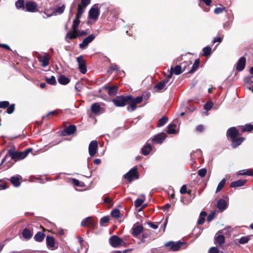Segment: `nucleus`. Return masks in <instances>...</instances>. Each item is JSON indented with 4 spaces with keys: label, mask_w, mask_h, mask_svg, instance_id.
I'll use <instances>...</instances> for the list:
<instances>
[{
    "label": "nucleus",
    "mask_w": 253,
    "mask_h": 253,
    "mask_svg": "<svg viewBox=\"0 0 253 253\" xmlns=\"http://www.w3.org/2000/svg\"><path fill=\"white\" fill-rule=\"evenodd\" d=\"M169 82L168 79H165L159 82L154 86V89L158 92H162L167 89V85Z\"/></svg>",
    "instance_id": "nucleus-10"
},
{
    "label": "nucleus",
    "mask_w": 253,
    "mask_h": 253,
    "mask_svg": "<svg viewBox=\"0 0 253 253\" xmlns=\"http://www.w3.org/2000/svg\"><path fill=\"white\" fill-rule=\"evenodd\" d=\"M111 215L113 217L118 218L120 216V211L117 209H114L111 212Z\"/></svg>",
    "instance_id": "nucleus-43"
},
{
    "label": "nucleus",
    "mask_w": 253,
    "mask_h": 253,
    "mask_svg": "<svg viewBox=\"0 0 253 253\" xmlns=\"http://www.w3.org/2000/svg\"><path fill=\"white\" fill-rule=\"evenodd\" d=\"M222 39H223V36L222 37H216L214 39V40L213 41V43H215L216 42H220L222 41Z\"/></svg>",
    "instance_id": "nucleus-63"
},
{
    "label": "nucleus",
    "mask_w": 253,
    "mask_h": 253,
    "mask_svg": "<svg viewBox=\"0 0 253 253\" xmlns=\"http://www.w3.org/2000/svg\"><path fill=\"white\" fill-rule=\"evenodd\" d=\"M58 82L61 84L66 85L70 82V79L65 75H62L59 77Z\"/></svg>",
    "instance_id": "nucleus-28"
},
{
    "label": "nucleus",
    "mask_w": 253,
    "mask_h": 253,
    "mask_svg": "<svg viewBox=\"0 0 253 253\" xmlns=\"http://www.w3.org/2000/svg\"><path fill=\"white\" fill-rule=\"evenodd\" d=\"M81 84L80 82H77L75 85V88L78 91H80L81 90Z\"/></svg>",
    "instance_id": "nucleus-64"
},
{
    "label": "nucleus",
    "mask_w": 253,
    "mask_h": 253,
    "mask_svg": "<svg viewBox=\"0 0 253 253\" xmlns=\"http://www.w3.org/2000/svg\"><path fill=\"white\" fill-rule=\"evenodd\" d=\"M185 243L182 242H174L170 241L166 243V247H169L172 251H177L180 249L182 245Z\"/></svg>",
    "instance_id": "nucleus-9"
},
{
    "label": "nucleus",
    "mask_w": 253,
    "mask_h": 253,
    "mask_svg": "<svg viewBox=\"0 0 253 253\" xmlns=\"http://www.w3.org/2000/svg\"><path fill=\"white\" fill-rule=\"evenodd\" d=\"M86 34L87 33L85 31L78 32V30L77 31V33H75V32L69 31L66 35L65 40L68 42H69L70 40L71 39H75L82 36L86 35Z\"/></svg>",
    "instance_id": "nucleus-7"
},
{
    "label": "nucleus",
    "mask_w": 253,
    "mask_h": 253,
    "mask_svg": "<svg viewBox=\"0 0 253 253\" xmlns=\"http://www.w3.org/2000/svg\"><path fill=\"white\" fill-rule=\"evenodd\" d=\"M25 1L24 0H18L15 2V6L17 9H25L24 6Z\"/></svg>",
    "instance_id": "nucleus-36"
},
{
    "label": "nucleus",
    "mask_w": 253,
    "mask_h": 253,
    "mask_svg": "<svg viewBox=\"0 0 253 253\" xmlns=\"http://www.w3.org/2000/svg\"><path fill=\"white\" fill-rule=\"evenodd\" d=\"M241 130L242 131H251L253 130V125L251 124H246L242 126Z\"/></svg>",
    "instance_id": "nucleus-38"
},
{
    "label": "nucleus",
    "mask_w": 253,
    "mask_h": 253,
    "mask_svg": "<svg viewBox=\"0 0 253 253\" xmlns=\"http://www.w3.org/2000/svg\"><path fill=\"white\" fill-rule=\"evenodd\" d=\"M168 121V117L166 116L162 117L159 121L157 126L158 127H161L165 125Z\"/></svg>",
    "instance_id": "nucleus-39"
},
{
    "label": "nucleus",
    "mask_w": 253,
    "mask_h": 253,
    "mask_svg": "<svg viewBox=\"0 0 253 253\" xmlns=\"http://www.w3.org/2000/svg\"><path fill=\"white\" fill-rule=\"evenodd\" d=\"M77 61L78 63V67L80 71L82 74H85L87 71L86 63L84 57L81 55L77 58Z\"/></svg>",
    "instance_id": "nucleus-8"
},
{
    "label": "nucleus",
    "mask_w": 253,
    "mask_h": 253,
    "mask_svg": "<svg viewBox=\"0 0 253 253\" xmlns=\"http://www.w3.org/2000/svg\"><path fill=\"white\" fill-rule=\"evenodd\" d=\"M238 131L237 129L234 127H232L228 129L227 134L231 138V139H233L237 137L238 135Z\"/></svg>",
    "instance_id": "nucleus-21"
},
{
    "label": "nucleus",
    "mask_w": 253,
    "mask_h": 253,
    "mask_svg": "<svg viewBox=\"0 0 253 253\" xmlns=\"http://www.w3.org/2000/svg\"><path fill=\"white\" fill-rule=\"evenodd\" d=\"M91 0H81L80 3L78 4L77 7V12L83 14L86 7L90 3Z\"/></svg>",
    "instance_id": "nucleus-12"
},
{
    "label": "nucleus",
    "mask_w": 253,
    "mask_h": 253,
    "mask_svg": "<svg viewBox=\"0 0 253 253\" xmlns=\"http://www.w3.org/2000/svg\"><path fill=\"white\" fill-rule=\"evenodd\" d=\"M131 99V95H129L127 96H118L116 98L112 99V102L114 105L117 107H123L125 106L130 99Z\"/></svg>",
    "instance_id": "nucleus-3"
},
{
    "label": "nucleus",
    "mask_w": 253,
    "mask_h": 253,
    "mask_svg": "<svg viewBox=\"0 0 253 253\" xmlns=\"http://www.w3.org/2000/svg\"><path fill=\"white\" fill-rule=\"evenodd\" d=\"M199 65H200L199 59L196 60L192 67L191 69L190 70V71H189V73H192L194 72L198 68Z\"/></svg>",
    "instance_id": "nucleus-40"
},
{
    "label": "nucleus",
    "mask_w": 253,
    "mask_h": 253,
    "mask_svg": "<svg viewBox=\"0 0 253 253\" xmlns=\"http://www.w3.org/2000/svg\"><path fill=\"white\" fill-rule=\"evenodd\" d=\"M47 246L49 248H53L55 245V240L53 237L47 236L46 239Z\"/></svg>",
    "instance_id": "nucleus-32"
},
{
    "label": "nucleus",
    "mask_w": 253,
    "mask_h": 253,
    "mask_svg": "<svg viewBox=\"0 0 253 253\" xmlns=\"http://www.w3.org/2000/svg\"><path fill=\"white\" fill-rule=\"evenodd\" d=\"M57 114V112L56 111H53L49 112L46 116L43 117V119H45L47 118L49 115H56Z\"/></svg>",
    "instance_id": "nucleus-60"
},
{
    "label": "nucleus",
    "mask_w": 253,
    "mask_h": 253,
    "mask_svg": "<svg viewBox=\"0 0 253 253\" xmlns=\"http://www.w3.org/2000/svg\"><path fill=\"white\" fill-rule=\"evenodd\" d=\"M215 242L219 246L222 245L225 242V238L223 235H218L215 238Z\"/></svg>",
    "instance_id": "nucleus-33"
},
{
    "label": "nucleus",
    "mask_w": 253,
    "mask_h": 253,
    "mask_svg": "<svg viewBox=\"0 0 253 253\" xmlns=\"http://www.w3.org/2000/svg\"><path fill=\"white\" fill-rule=\"evenodd\" d=\"M148 224L151 228L153 229H156L158 228V225L157 224L153 223V222H148Z\"/></svg>",
    "instance_id": "nucleus-58"
},
{
    "label": "nucleus",
    "mask_w": 253,
    "mask_h": 253,
    "mask_svg": "<svg viewBox=\"0 0 253 253\" xmlns=\"http://www.w3.org/2000/svg\"><path fill=\"white\" fill-rule=\"evenodd\" d=\"M143 230V227L142 225L135 224L131 228L132 234L133 236L136 237L142 232Z\"/></svg>",
    "instance_id": "nucleus-18"
},
{
    "label": "nucleus",
    "mask_w": 253,
    "mask_h": 253,
    "mask_svg": "<svg viewBox=\"0 0 253 253\" xmlns=\"http://www.w3.org/2000/svg\"><path fill=\"white\" fill-rule=\"evenodd\" d=\"M176 125L175 124H169L168 126L167 133L169 134H175L176 133L175 130Z\"/></svg>",
    "instance_id": "nucleus-35"
},
{
    "label": "nucleus",
    "mask_w": 253,
    "mask_h": 253,
    "mask_svg": "<svg viewBox=\"0 0 253 253\" xmlns=\"http://www.w3.org/2000/svg\"><path fill=\"white\" fill-rule=\"evenodd\" d=\"M247 180L243 179H240L231 183L230 187L233 188L242 186L245 185Z\"/></svg>",
    "instance_id": "nucleus-26"
},
{
    "label": "nucleus",
    "mask_w": 253,
    "mask_h": 253,
    "mask_svg": "<svg viewBox=\"0 0 253 253\" xmlns=\"http://www.w3.org/2000/svg\"><path fill=\"white\" fill-rule=\"evenodd\" d=\"M144 200L138 198L134 202V205L136 207H140L144 202Z\"/></svg>",
    "instance_id": "nucleus-46"
},
{
    "label": "nucleus",
    "mask_w": 253,
    "mask_h": 253,
    "mask_svg": "<svg viewBox=\"0 0 253 253\" xmlns=\"http://www.w3.org/2000/svg\"><path fill=\"white\" fill-rule=\"evenodd\" d=\"M180 192L182 194H186L187 193V188L185 185H182L180 188Z\"/></svg>",
    "instance_id": "nucleus-55"
},
{
    "label": "nucleus",
    "mask_w": 253,
    "mask_h": 253,
    "mask_svg": "<svg viewBox=\"0 0 253 253\" xmlns=\"http://www.w3.org/2000/svg\"><path fill=\"white\" fill-rule=\"evenodd\" d=\"M20 178L19 176H12L10 178V182L15 187H18L20 183L19 182Z\"/></svg>",
    "instance_id": "nucleus-34"
},
{
    "label": "nucleus",
    "mask_w": 253,
    "mask_h": 253,
    "mask_svg": "<svg viewBox=\"0 0 253 253\" xmlns=\"http://www.w3.org/2000/svg\"><path fill=\"white\" fill-rule=\"evenodd\" d=\"M245 140L244 137H240L238 138H234L232 139V147L233 148H236L238 146L240 145Z\"/></svg>",
    "instance_id": "nucleus-27"
},
{
    "label": "nucleus",
    "mask_w": 253,
    "mask_h": 253,
    "mask_svg": "<svg viewBox=\"0 0 253 253\" xmlns=\"http://www.w3.org/2000/svg\"><path fill=\"white\" fill-rule=\"evenodd\" d=\"M31 151V148H28L24 151H16L14 148H12L8 151L6 157H10L12 160L16 162L25 158Z\"/></svg>",
    "instance_id": "nucleus-1"
},
{
    "label": "nucleus",
    "mask_w": 253,
    "mask_h": 253,
    "mask_svg": "<svg viewBox=\"0 0 253 253\" xmlns=\"http://www.w3.org/2000/svg\"><path fill=\"white\" fill-rule=\"evenodd\" d=\"M214 216H215V212H211V213L207 217V221H211L214 217Z\"/></svg>",
    "instance_id": "nucleus-57"
},
{
    "label": "nucleus",
    "mask_w": 253,
    "mask_h": 253,
    "mask_svg": "<svg viewBox=\"0 0 253 253\" xmlns=\"http://www.w3.org/2000/svg\"><path fill=\"white\" fill-rule=\"evenodd\" d=\"M109 220V218L108 216H104L102 217L100 220V224L101 226H103L104 223L108 222Z\"/></svg>",
    "instance_id": "nucleus-48"
},
{
    "label": "nucleus",
    "mask_w": 253,
    "mask_h": 253,
    "mask_svg": "<svg viewBox=\"0 0 253 253\" xmlns=\"http://www.w3.org/2000/svg\"><path fill=\"white\" fill-rule=\"evenodd\" d=\"M46 82L51 85H55L56 84V81L55 78L54 76H51L49 78H46Z\"/></svg>",
    "instance_id": "nucleus-42"
},
{
    "label": "nucleus",
    "mask_w": 253,
    "mask_h": 253,
    "mask_svg": "<svg viewBox=\"0 0 253 253\" xmlns=\"http://www.w3.org/2000/svg\"><path fill=\"white\" fill-rule=\"evenodd\" d=\"M167 137V135L165 133L159 134L156 135L153 138V141L155 143L160 144L162 143Z\"/></svg>",
    "instance_id": "nucleus-20"
},
{
    "label": "nucleus",
    "mask_w": 253,
    "mask_h": 253,
    "mask_svg": "<svg viewBox=\"0 0 253 253\" xmlns=\"http://www.w3.org/2000/svg\"><path fill=\"white\" fill-rule=\"evenodd\" d=\"M246 59L245 56L241 57L236 64V69L238 71H242L245 68Z\"/></svg>",
    "instance_id": "nucleus-19"
},
{
    "label": "nucleus",
    "mask_w": 253,
    "mask_h": 253,
    "mask_svg": "<svg viewBox=\"0 0 253 253\" xmlns=\"http://www.w3.org/2000/svg\"><path fill=\"white\" fill-rule=\"evenodd\" d=\"M184 64H187V62H184L182 63L180 65L175 66L174 68H173L172 72L173 73L176 75H178L182 73L183 72L182 70V66Z\"/></svg>",
    "instance_id": "nucleus-25"
},
{
    "label": "nucleus",
    "mask_w": 253,
    "mask_h": 253,
    "mask_svg": "<svg viewBox=\"0 0 253 253\" xmlns=\"http://www.w3.org/2000/svg\"><path fill=\"white\" fill-rule=\"evenodd\" d=\"M137 167H133L124 175L125 178L129 182H131L134 179H138L139 176L137 172Z\"/></svg>",
    "instance_id": "nucleus-6"
},
{
    "label": "nucleus",
    "mask_w": 253,
    "mask_h": 253,
    "mask_svg": "<svg viewBox=\"0 0 253 253\" xmlns=\"http://www.w3.org/2000/svg\"><path fill=\"white\" fill-rule=\"evenodd\" d=\"M196 129L197 131L201 132L203 131V130L204 129V126L203 125H199L197 126V127H196Z\"/></svg>",
    "instance_id": "nucleus-59"
},
{
    "label": "nucleus",
    "mask_w": 253,
    "mask_h": 253,
    "mask_svg": "<svg viewBox=\"0 0 253 253\" xmlns=\"http://www.w3.org/2000/svg\"><path fill=\"white\" fill-rule=\"evenodd\" d=\"M249 240V237L247 236H244L241 237L239 240V243L241 244L247 243Z\"/></svg>",
    "instance_id": "nucleus-49"
},
{
    "label": "nucleus",
    "mask_w": 253,
    "mask_h": 253,
    "mask_svg": "<svg viewBox=\"0 0 253 253\" xmlns=\"http://www.w3.org/2000/svg\"><path fill=\"white\" fill-rule=\"evenodd\" d=\"M104 88L108 91V93L110 95H115L118 90V87L116 86H106L104 87Z\"/></svg>",
    "instance_id": "nucleus-24"
},
{
    "label": "nucleus",
    "mask_w": 253,
    "mask_h": 253,
    "mask_svg": "<svg viewBox=\"0 0 253 253\" xmlns=\"http://www.w3.org/2000/svg\"><path fill=\"white\" fill-rule=\"evenodd\" d=\"M37 7V4L35 2L29 1L26 2L25 8L28 12H34L36 11Z\"/></svg>",
    "instance_id": "nucleus-14"
},
{
    "label": "nucleus",
    "mask_w": 253,
    "mask_h": 253,
    "mask_svg": "<svg viewBox=\"0 0 253 253\" xmlns=\"http://www.w3.org/2000/svg\"><path fill=\"white\" fill-rule=\"evenodd\" d=\"M207 173V169H202L198 170V174L201 177H204Z\"/></svg>",
    "instance_id": "nucleus-47"
},
{
    "label": "nucleus",
    "mask_w": 253,
    "mask_h": 253,
    "mask_svg": "<svg viewBox=\"0 0 253 253\" xmlns=\"http://www.w3.org/2000/svg\"><path fill=\"white\" fill-rule=\"evenodd\" d=\"M9 102L7 101L0 102V108H5L9 106Z\"/></svg>",
    "instance_id": "nucleus-52"
},
{
    "label": "nucleus",
    "mask_w": 253,
    "mask_h": 253,
    "mask_svg": "<svg viewBox=\"0 0 253 253\" xmlns=\"http://www.w3.org/2000/svg\"><path fill=\"white\" fill-rule=\"evenodd\" d=\"M76 130V126L75 125H70L63 129L61 134L63 136L69 135L73 134Z\"/></svg>",
    "instance_id": "nucleus-17"
},
{
    "label": "nucleus",
    "mask_w": 253,
    "mask_h": 253,
    "mask_svg": "<svg viewBox=\"0 0 253 253\" xmlns=\"http://www.w3.org/2000/svg\"><path fill=\"white\" fill-rule=\"evenodd\" d=\"M22 234L23 237L27 240L30 239L32 237V233L31 231L28 228L24 229Z\"/></svg>",
    "instance_id": "nucleus-31"
},
{
    "label": "nucleus",
    "mask_w": 253,
    "mask_h": 253,
    "mask_svg": "<svg viewBox=\"0 0 253 253\" xmlns=\"http://www.w3.org/2000/svg\"><path fill=\"white\" fill-rule=\"evenodd\" d=\"M109 244L114 248H119L120 246L126 247L127 244L122 238L117 235L112 236L109 239Z\"/></svg>",
    "instance_id": "nucleus-2"
},
{
    "label": "nucleus",
    "mask_w": 253,
    "mask_h": 253,
    "mask_svg": "<svg viewBox=\"0 0 253 253\" xmlns=\"http://www.w3.org/2000/svg\"><path fill=\"white\" fill-rule=\"evenodd\" d=\"M225 10V8L222 7H216L214 10V13L218 14L223 12Z\"/></svg>",
    "instance_id": "nucleus-51"
},
{
    "label": "nucleus",
    "mask_w": 253,
    "mask_h": 253,
    "mask_svg": "<svg viewBox=\"0 0 253 253\" xmlns=\"http://www.w3.org/2000/svg\"><path fill=\"white\" fill-rule=\"evenodd\" d=\"M98 3L94 4L88 12V17L93 20H97L99 16L100 11Z\"/></svg>",
    "instance_id": "nucleus-5"
},
{
    "label": "nucleus",
    "mask_w": 253,
    "mask_h": 253,
    "mask_svg": "<svg viewBox=\"0 0 253 253\" xmlns=\"http://www.w3.org/2000/svg\"><path fill=\"white\" fill-rule=\"evenodd\" d=\"M95 36L93 34L90 35L86 38H85L80 44V47L81 48H84L86 47L88 44L90 43L95 39Z\"/></svg>",
    "instance_id": "nucleus-15"
},
{
    "label": "nucleus",
    "mask_w": 253,
    "mask_h": 253,
    "mask_svg": "<svg viewBox=\"0 0 253 253\" xmlns=\"http://www.w3.org/2000/svg\"><path fill=\"white\" fill-rule=\"evenodd\" d=\"M98 149V143L96 140L90 142L88 146V152L91 157L94 156Z\"/></svg>",
    "instance_id": "nucleus-11"
},
{
    "label": "nucleus",
    "mask_w": 253,
    "mask_h": 253,
    "mask_svg": "<svg viewBox=\"0 0 253 253\" xmlns=\"http://www.w3.org/2000/svg\"><path fill=\"white\" fill-rule=\"evenodd\" d=\"M45 237V234L42 232H38L34 236L35 241L41 242L42 241Z\"/></svg>",
    "instance_id": "nucleus-30"
},
{
    "label": "nucleus",
    "mask_w": 253,
    "mask_h": 253,
    "mask_svg": "<svg viewBox=\"0 0 253 253\" xmlns=\"http://www.w3.org/2000/svg\"><path fill=\"white\" fill-rule=\"evenodd\" d=\"M142 96H137L136 98H133L131 96V99H130L127 103V104L129 103V105H128L127 110L129 112H132L134 111L136 109V105L141 103L142 101Z\"/></svg>",
    "instance_id": "nucleus-4"
},
{
    "label": "nucleus",
    "mask_w": 253,
    "mask_h": 253,
    "mask_svg": "<svg viewBox=\"0 0 253 253\" xmlns=\"http://www.w3.org/2000/svg\"><path fill=\"white\" fill-rule=\"evenodd\" d=\"M211 48L209 46L204 47L203 49L204 55H209L211 53Z\"/></svg>",
    "instance_id": "nucleus-45"
},
{
    "label": "nucleus",
    "mask_w": 253,
    "mask_h": 253,
    "mask_svg": "<svg viewBox=\"0 0 253 253\" xmlns=\"http://www.w3.org/2000/svg\"><path fill=\"white\" fill-rule=\"evenodd\" d=\"M82 14H82V13H80L79 14V13H78V12H77V14L76 15V18L73 20V25H72L73 31H71L72 32H75V33H77V31H78V27H79L80 23V18L82 17Z\"/></svg>",
    "instance_id": "nucleus-16"
},
{
    "label": "nucleus",
    "mask_w": 253,
    "mask_h": 253,
    "mask_svg": "<svg viewBox=\"0 0 253 253\" xmlns=\"http://www.w3.org/2000/svg\"><path fill=\"white\" fill-rule=\"evenodd\" d=\"M152 150V147L150 145L148 144L144 146L142 148V153L144 155H147L149 154L151 150Z\"/></svg>",
    "instance_id": "nucleus-37"
},
{
    "label": "nucleus",
    "mask_w": 253,
    "mask_h": 253,
    "mask_svg": "<svg viewBox=\"0 0 253 253\" xmlns=\"http://www.w3.org/2000/svg\"><path fill=\"white\" fill-rule=\"evenodd\" d=\"M209 253H219V251L216 247H211L210 249Z\"/></svg>",
    "instance_id": "nucleus-54"
},
{
    "label": "nucleus",
    "mask_w": 253,
    "mask_h": 253,
    "mask_svg": "<svg viewBox=\"0 0 253 253\" xmlns=\"http://www.w3.org/2000/svg\"><path fill=\"white\" fill-rule=\"evenodd\" d=\"M253 77H247L244 79V83L247 84H251V83L253 82L252 81Z\"/></svg>",
    "instance_id": "nucleus-56"
},
{
    "label": "nucleus",
    "mask_w": 253,
    "mask_h": 253,
    "mask_svg": "<svg viewBox=\"0 0 253 253\" xmlns=\"http://www.w3.org/2000/svg\"><path fill=\"white\" fill-rule=\"evenodd\" d=\"M225 183H226V180L224 178H223V179H222L220 181V182L219 183V184L217 187V188L216 190V193H218L222 190V189L224 187V186L225 184Z\"/></svg>",
    "instance_id": "nucleus-41"
},
{
    "label": "nucleus",
    "mask_w": 253,
    "mask_h": 253,
    "mask_svg": "<svg viewBox=\"0 0 253 253\" xmlns=\"http://www.w3.org/2000/svg\"><path fill=\"white\" fill-rule=\"evenodd\" d=\"M65 9V5L63 4L60 6H58L55 9V12L58 14H62L64 12Z\"/></svg>",
    "instance_id": "nucleus-44"
},
{
    "label": "nucleus",
    "mask_w": 253,
    "mask_h": 253,
    "mask_svg": "<svg viewBox=\"0 0 253 253\" xmlns=\"http://www.w3.org/2000/svg\"><path fill=\"white\" fill-rule=\"evenodd\" d=\"M38 59L39 62L42 63V66L45 67L47 66L49 63V57L47 53L39 55Z\"/></svg>",
    "instance_id": "nucleus-13"
},
{
    "label": "nucleus",
    "mask_w": 253,
    "mask_h": 253,
    "mask_svg": "<svg viewBox=\"0 0 253 253\" xmlns=\"http://www.w3.org/2000/svg\"><path fill=\"white\" fill-rule=\"evenodd\" d=\"M101 108L99 103H94L91 106V112L95 114H99L100 113Z\"/></svg>",
    "instance_id": "nucleus-23"
},
{
    "label": "nucleus",
    "mask_w": 253,
    "mask_h": 253,
    "mask_svg": "<svg viewBox=\"0 0 253 253\" xmlns=\"http://www.w3.org/2000/svg\"><path fill=\"white\" fill-rule=\"evenodd\" d=\"M213 106V103L212 102H208L206 104H205L204 106V109L206 110H210Z\"/></svg>",
    "instance_id": "nucleus-50"
},
{
    "label": "nucleus",
    "mask_w": 253,
    "mask_h": 253,
    "mask_svg": "<svg viewBox=\"0 0 253 253\" xmlns=\"http://www.w3.org/2000/svg\"><path fill=\"white\" fill-rule=\"evenodd\" d=\"M104 202L111 205L112 203V200L109 197H105L104 199Z\"/></svg>",
    "instance_id": "nucleus-62"
},
{
    "label": "nucleus",
    "mask_w": 253,
    "mask_h": 253,
    "mask_svg": "<svg viewBox=\"0 0 253 253\" xmlns=\"http://www.w3.org/2000/svg\"><path fill=\"white\" fill-rule=\"evenodd\" d=\"M217 207L220 211H222L227 207V202L225 200L220 199L217 202Z\"/></svg>",
    "instance_id": "nucleus-22"
},
{
    "label": "nucleus",
    "mask_w": 253,
    "mask_h": 253,
    "mask_svg": "<svg viewBox=\"0 0 253 253\" xmlns=\"http://www.w3.org/2000/svg\"><path fill=\"white\" fill-rule=\"evenodd\" d=\"M205 221V218L203 217H199V218L198 220V224H202L204 223Z\"/></svg>",
    "instance_id": "nucleus-61"
},
{
    "label": "nucleus",
    "mask_w": 253,
    "mask_h": 253,
    "mask_svg": "<svg viewBox=\"0 0 253 253\" xmlns=\"http://www.w3.org/2000/svg\"><path fill=\"white\" fill-rule=\"evenodd\" d=\"M14 104H12L10 106H8L7 107V113L10 114L11 113H12L14 111Z\"/></svg>",
    "instance_id": "nucleus-53"
},
{
    "label": "nucleus",
    "mask_w": 253,
    "mask_h": 253,
    "mask_svg": "<svg viewBox=\"0 0 253 253\" xmlns=\"http://www.w3.org/2000/svg\"><path fill=\"white\" fill-rule=\"evenodd\" d=\"M93 223L91 218L87 217L84 218L81 222V225L82 226H93Z\"/></svg>",
    "instance_id": "nucleus-29"
}]
</instances>
